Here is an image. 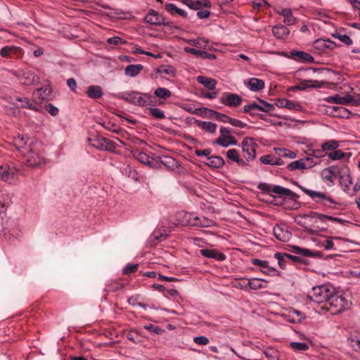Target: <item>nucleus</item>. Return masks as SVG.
<instances>
[{
	"mask_svg": "<svg viewBox=\"0 0 360 360\" xmlns=\"http://www.w3.org/2000/svg\"><path fill=\"white\" fill-rule=\"evenodd\" d=\"M350 304L351 302L345 298L342 293L334 290L325 304L324 308L332 315H335L349 309Z\"/></svg>",
	"mask_w": 360,
	"mask_h": 360,
	"instance_id": "f257e3e1",
	"label": "nucleus"
},
{
	"mask_svg": "<svg viewBox=\"0 0 360 360\" xmlns=\"http://www.w3.org/2000/svg\"><path fill=\"white\" fill-rule=\"evenodd\" d=\"M305 194L317 204H321L327 208H334L332 205H338V203L329 195L321 191H316L306 188L297 183L295 184Z\"/></svg>",
	"mask_w": 360,
	"mask_h": 360,
	"instance_id": "f03ea898",
	"label": "nucleus"
},
{
	"mask_svg": "<svg viewBox=\"0 0 360 360\" xmlns=\"http://www.w3.org/2000/svg\"><path fill=\"white\" fill-rule=\"evenodd\" d=\"M118 97L129 103L146 107L150 104L151 96L148 94L139 91H127L120 93Z\"/></svg>",
	"mask_w": 360,
	"mask_h": 360,
	"instance_id": "7ed1b4c3",
	"label": "nucleus"
},
{
	"mask_svg": "<svg viewBox=\"0 0 360 360\" xmlns=\"http://www.w3.org/2000/svg\"><path fill=\"white\" fill-rule=\"evenodd\" d=\"M333 292H334V288L333 287L323 285L314 287L309 292L308 297L314 302L326 304Z\"/></svg>",
	"mask_w": 360,
	"mask_h": 360,
	"instance_id": "20e7f679",
	"label": "nucleus"
},
{
	"mask_svg": "<svg viewBox=\"0 0 360 360\" xmlns=\"http://www.w3.org/2000/svg\"><path fill=\"white\" fill-rule=\"evenodd\" d=\"M257 144L254 139L245 137L241 141L240 148L243 153V160L246 162V167L250 165V162L256 159V148Z\"/></svg>",
	"mask_w": 360,
	"mask_h": 360,
	"instance_id": "39448f33",
	"label": "nucleus"
},
{
	"mask_svg": "<svg viewBox=\"0 0 360 360\" xmlns=\"http://www.w3.org/2000/svg\"><path fill=\"white\" fill-rule=\"evenodd\" d=\"M37 143L29 144V149L23 151L22 155L26 158L28 166L37 167L44 163V160L37 153Z\"/></svg>",
	"mask_w": 360,
	"mask_h": 360,
	"instance_id": "423d86ee",
	"label": "nucleus"
},
{
	"mask_svg": "<svg viewBox=\"0 0 360 360\" xmlns=\"http://www.w3.org/2000/svg\"><path fill=\"white\" fill-rule=\"evenodd\" d=\"M220 135L214 141V144L219 145L223 148H227L231 146H236L238 141L236 139L231 135V129L226 127H221L219 129Z\"/></svg>",
	"mask_w": 360,
	"mask_h": 360,
	"instance_id": "0eeeda50",
	"label": "nucleus"
},
{
	"mask_svg": "<svg viewBox=\"0 0 360 360\" xmlns=\"http://www.w3.org/2000/svg\"><path fill=\"white\" fill-rule=\"evenodd\" d=\"M15 74L19 82L24 85H37L40 81L39 77L29 69L18 70Z\"/></svg>",
	"mask_w": 360,
	"mask_h": 360,
	"instance_id": "6e6552de",
	"label": "nucleus"
},
{
	"mask_svg": "<svg viewBox=\"0 0 360 360\" xmlns=\"http://www.w3.org/2000/svg\"><path fill=\"white\" fill-rule=\"evenodd\" d=\"M88 141L91 146L100 150L112 151L115 148V143L102 136L89 138Z\"/></svg>",
	"mask_w": 360,
	"mask_h": 360,
	"instance_id": "1a4fd4ad",
	"label": "nucleus"
},
{
	"mask_svg": "<svg viewBox=\"0 0 360 360\" xmlns=\"http://www.w3.org/2000/svg\"><path fill=\"white\" fill-rule=\"evenodd\" d=\"M144 20L146 22L152 25L160 26H171V22L167 21L166 18L156 11L154 9H150L148 13L144 17Z\"/></svg>",
	"mask_w": 360,
	"mask_h": 360,
	"instance_id": "9d476101",
	"label": "nucleus"
},
{
	"mask_svg": "<svg viewBox=\"0 0 360 360\" xmlns=\"http://www.w3.org/2000/svg\"><path fill=\"white\" fill-rule=\"evenodd\" d=\"M0 179L10 184H15L18 181L17 169L8 165H1Z\"/></svg>",
	"mask_w": 360,
	"mask_h": 360,
	"instance_id": "9b49d317",
	"label": "nucleus"
},
{
	"mask_svg": "<svg viewBox=\"0 0 360 360\" xmlns=\"http://www.w3.org/2000/svg\"><path fill=\"white\" fill-rule=\"evenodd\" d=\"M243 101V98L238 94L224 92L219 98V102L226 107L236 108L239 106Z\"/></svg>",
	"mask_w": 360,
	"mask_h": 360,
	"instance_id": "f8f14e48",
	"label": "nucleus"
},
{
	"mask_svg": "<svg viewBox=\"0 0 360 360\" xmlns=\"http://www.w3.org/2000/svg\"><path fill=\"white\" fill-rule=\"evenodd\" d=\"M274 236L282 242H288L292 237L291 232L288 231L284 224H277L273 229Z\"/></svg>",
	"mask_w": 360,
	"mask_h": 360,
	"instance_id": "ddd939ff",
	"label": "nucleus"
},
{
	"mask_svg": "<svg viewBox=\"0 0 360 360\" xmlns=\"http://www.w3.org/2000/svg\"><path fill=\"white\" fill-rule=\"evenodd\" d=\"M252 264L255 266H260V271L266 275L274 276L280 275V271H278L274 267L270 266L269 265V262L266 260H261L259 259H252Z\"/></svg>",
	"mask_w": 360,
	"mask_h": 360,
	"instance_id": "4468645a",
	"label": "nucleus"
},
{
	"mask_svg": "<svg viewBox=\"0 0 360 360\" xmlns=\"http://www.w3.org/2000/svg\"><path fill=\"white\" fill-rule=\"evenodd\" d=\"M340 184L342 188L345 193L349 196L354 195V192H350V186L352 184L351 175L347 167H345V171L339 175Z\"/></svg>",
	"mask_w": 360,
	"mask_h": 360,
	"instance_id": "2eb2a0df",
	"label": "nucleus"
},
{
	"mask_svg": "<svg viewBox=\"0 0 360 360\" xmlns=\"http://www.w3.org/2000/svg\"><path fill=\"white\" fill-rule=\"evenodd\" d=\"M188 223L191 226L199 228L212 227L215 224L213 220L203 216L190 217L188 219Z\"/></svg>",
	"mask_w": 360,
	"mask_h": 360,
	"instance_id": "dca6fc26",
	"label": "nucleus"
},
{
	"mask_svg": "<svg viewBox=\"0 0 360 360\" xmlns=\"http://www.w3.org/2000/svg\"><path fill=\"white\" fill-rule=\"evenodd\" d=\"M325 101L328 103H336L341 105H347L352 101H354V97L351 94H346L345 96H341L340 94H335L333 96H330L326 97Z\"/></svg>",
	"mask_w": 360,
	"mask_h": 360,
	"instance_id": "f3484780",
	"label": "nucleus"
},
{
	"mask_svg": "<svg viewBox=\"0 0 360 360\" xmlns=\"http://www.w3.org/2000/svg\"><path fill=\"white\" fill-rule=\"evenodd\" d=\"M312 166V160L309 158H307L306 159H300L290 162L288 165V169L290 171H294L296 169H304L307 168H310Z\"/></svg>",
	"mask_w": 360,
	"mask_h": 360,
	"instance_id": "a211bd4d",
	"label": "nucleus"
},
{
	"mask_svg": "<svg viewBox=\"0 0 360 360\" xmlns=\"http://www.w3.org/2000/svg\"><path fill=\"white\" fill-rule=\"evenodd\" d=\"M271 192L274 194L277 195L281 198H290L291 199L297 198L298 195L292 192L291 190L284 188L279 185H274L271 189Z\"/></svg>",
	"mask_w": 360,
	"mask_h": 360,
	"instance_id": "6ab92c4d",
	"label": "nucleus"
},
{
	"mask_svg": "<svg viewBox=\"0 0 360 360\" xmlns=\"http://www.w3.org/2000/svg\"><path fill=\"white\" fill-rule=\"evenodd\" d=\"M244 85L251 91L258 92L264 89L265 84L262 79L252 77L244 82Z\"/></svg>",
	"mask_w": 360,
	"mask_h": 360,
	"instance_id": "aec40b11",
	"label": "nucleus"
},
{
	"mask_svg": "<svg viewBox=\"0 0 360 360\" xmlns=\"http://www.w3.org/2000/svg\"><path fill=\"white\" fill-rule=\"evenodd\" d=\"M276 13L284 18L283 22L285 26H290L295 24L297 19L293 16L290 8H281L277 10Z\"/></svg>",
	"mask_w": 360,
	"mask_h": 360,
	"instance_id": "412c9836",
	"label": "nucleus"
},
{
	"mask_svg": "<svg viewBox=\"0 0 360 360\" xmlns=\"http://www.w3.org/2000/svg\"><path fill=\"white\" fill-rule=\"evenodd\" d=\"M200 254L207 258L214 259L217 261H224L226 259V255L215 249H202Z\"/></svg>",
	"mask_w": 360,
	"mask_h": 360,
	"instance_id": "4be33fe9",
	"label": "nucleus"
},
{
	"mask_svg": "<svg viewBox=\"0 0 360 360\" xmlns=\"http://www.w3.org/2000/svg\"><path fill=\"white\" fill-rule=\"evenodd\" d=\"M184 50L186 53L194 55L200 58L208 59L210 60H214L216 58V56L214 54L208 53L205 51H201L190 47H185Z\"/></svg>",
	"mask_w": 360,
	"mask_h": 360,
	"instance_id": "5701e85b",
	"label": "nucleus"
},
{
	"mask_svg": "<svg viewBox=\"0 0 360 360\" xmlns=\"http://www.w3.org/2000/svg\"><path fill=\"white\" fill-rule=\"evenodd\" d=\"M273 35L278 39H285L290 34L289 29L283 25H277L272 27Z\"/></svg>",
	"mask_w": 360,
	"mask_h": 360,
	"instance_id": "b1692460",
	"label": "nucleus"
},
{
	"mask_svg": "<svg viewBox=\"0 0 360 360\" xmlns=\"http://www.w3.org/2000/svg\"><path fill=\"white\" fill-rule=\"evenodd\" d=\"M290 56L292 58L295 60H298L300 61H304L309 63H313L314 61V58L311 54L301 51H291Z\"/></svg>",
	"mask_w": 360,
	"mask_h": 360,
	"instance_id": "393cba45",
	"label": "nucleus"
},
{
	"mask_svg": "<svg viewBox=\"0 0 360 360\" xmlns=\"http://www.w3.org/2000/svg\"><path fill=\"white\" fill-rule=\"evenodd\" d=\"M335 169L336 167H329L323 171L322 179L328 185L332 186L334 184V179L337 176Z\"/></svg>",
	"mask_w": 360,
	"mask_h": 360,
	"instance_id": "a878e982",
	"label": "nucleus"
},
{
	"mask_svg": "<svg viewBox=\"0 0 360 360\" xmlns=\"http://www.w3.org/2000/svg\"><path fill=\"white\" fill-rule=\"evenodd\" d=\"M226 157L233 162L238 164L240 167H246V162L240 158L238 150L235 148L229 149L226 152Z\"/></svg>",
	"mask_w": 360,
	"mask_h": 360,
	"instance_id": "bb28decb",
	"label": "nucleus"
},
{
	"mask_svg": "<svg viewBox=\"0 0 360 360\" xmlns=\"http://www.w3.org/2000/svg\"><path fill=\"white\" fill-rule=\"evenodd\" d=\"M260 162L264 165H282L283 161L281 158H277L273 155H265L259 158Z\"/></svg>",
	"mask_w": 360,
	"mask_h": 360,
	"instance_id": "cd10ccee",
	"label": "nucleus"
},
{
	"mask_svg": "<svg viewBox=\"0 0 360 360\" xmlns=\"http://www.w3.org/2000/svg\"><path fill=\"white\" fill-rule=\"evenodd\" d=\"M196 80L209 90L214 91L216 89L217 81L212 78L205 76H198Z\"/></svg>",
	"mask_w": 360,
	"mask_h": 360,
	"instance_id": "c85d7f7f",
	"label": "nucleus"
},
{
	"mask_svg": "<svg viewBox=\"0 0 360 360\" xmlns=\"http://www.w3.org/2000/svg\"><path fill=\"white\" fill-rule=\"evenodd\" d=\"M13 143L17 150L22 154L23 151H27L29 149V145H27V141L23 135L19 134L15 137L13 140Z\"/></svg>",
	"mask_w": 360,
	"mask_h": 360,
	"instance_id": "c756f323",
	"label": "nucleus"
},
{
	"mask_svg": "<svg viewBox=\"0 0 360 360\" xmlns=\"http://www.w3.org/2000/svg\"><path fill=\"white\" fill-rule=\"evenodd\" d=\"M141 64L129 65L124 68V75L128 77H136L143 70Z\"/></svg>",
	"mask_w": 360,
	"mask_h": 360,
	"instance_id": "7c9ffc66",
	"label": "nucleus"
},
{
	"mask_svg": "<svg viewBox=\"0 0 360 360\" xmlns=\"http://www.w3.org/2000/svg\"><path fill=\"white\" fill-rule=\"evenodd\" d=\"M195 123L197 124L198 127L210 134L215 133L217 130V124L212 122L200 121L195 120Z\"/></svg>",
	"mask_w": 360,
	"mask_h": 360,
	"instance_id": "2f4dec72",
	"label": "nucleus"
},
{
	"mask_svg": "<svg viewBox=\"0 0 360 360\" xmlns=\"http://www.w3.org/2000/svg\"><path fill=\"white\" fill-rule=\"evenodd\" d=\"M323 86V82L316 80H304L301 82L296 89L298 90H305L307 88L319 89Z\"/></svg>",
	"mask_w": 360,
	"mask_h": 360,
	"instance_id": "473e14b6",
	"label": "nucleus"
},
{
	"mask_svg": "<svg viewBox=\"0 0 360 360\" xmlns=\"http://www.w3.org/2000/svg\"><path fill=\"white\" fill-rule=\"evenodd\" d=\"M224 164V159L219 156L213 155L207 158L206 165L212 167L221 168Z\"/></svg>",
	"mask_w": 360,
	"mask_h": 360,
	"instance_id": "72a5a7b5",
	"label": "nucleus"
},
{
	"mask_svg": "<svg viewBox=\"0 0 360 360\" xmlns=\"http://www.w3.org/2000/svg\"><path fill=\"white\" fill-rule=\"evenodd\" d=\"M314 47L319 50L325 49H332L335 46V44L330 39H319L314 41Z\"/></svg>",
	"mask_w": 360,
	"mask_h": 360,
	"instance_id": "f704fd0d",
	"label": "nucleus"
},
{
	"mask_svg": "<svg viewBox=\"0 0 360 360\" xmlns=\"http://www.w3.org/2000/svg\"><path fill=\"white\" fill-rule=\"evenodd\" d=\"M160 162L171 170H174L180 166L176 159L170 156H163L161 158Z\"/></svg>",
	"mask_w": 360,
	"mask_h": 360,
	"instance_id": "c9c22d12",
	"label": "nucleus"
},
{
	"mask_svg": "<svg viewBox=\"0 0 360 360\" xmlns=\"http://www.w3.org/2000/svg\"><path fill=\"white\" fill-rule=\"evenodd\" d=\"M165 10L172 15L178 14L179 15L186 18L187 16V12L181 8L176 7L174 4H166L165 6Z\"/></svg>",
	"mask_w": 360,
	"mask_h": 360,
	"instance_id": "e433bc0d",
	"label": "nucleus"
},
{
	"mask_svg": "<svg viewBox=\"0 0 360 360\" xmlns=\"http://www.w3.org/2000/svg\"><path fill=\"white\" fill-rule=\"evenodd\" d=\"M86 94L89 98L96 99L101 98L103 96V92L100 86L91 85L89 86L86 91Z\"/></svg>",
	"mask_w": 360,
	"mask_h": 360,
	"instance_id": "4c0bfd02",
	"label": "nucleus"
},
{
	"mask_svg": "<svg viewBox=\"0 0 360 360\" xmlns=\"http://www.w3.org/2000/svg\"><path fill=\"white\" fill-rule=\"evenodd\" d=\"M266 281L265 280L258 278H249V288L252 290H259L262 288H266V285L264 284Z\"/></svg>",
	"mask_w": 360,
	"mask_h": 360,
	"instance_id": "58836bf2",
	"label": "nucleus"
},
{
	"mask_svg": "<svg viewBox=\"0 0 360 360\" xmlns=\"http://www.w3.org/2000/svg\"><path fill=\"white\" fill-rule=\"evenodd\" d=\"M15 100L20 103L19 105L20 108H27L34 111H38L37 107L26 97H16Z\"/></svg>",
	"mask_w": 360,
	"mask_h": 360,
	"instance_id": "ea45409f",
	"label": "nucleus"
},
{
	"mask_svg": "<svg viewBox=\"0 0 360 360\" xmlns=\"http://www.w3.org/2000/svg\"><path fill=\"white\" fill-rule=\"evenodd\" d=\"M323 151H333L340 147L339 141L333 139L323 143L321 146Z\"/></svg>",
	"mask_w": 360,
	"mask_h": 360,
	"instance_id": "a19ab883",
	"label": "nucleus"
},
{
	"mask_svg": "<svg viewBox=\"0 0 360 360\" xmlns=\"http://www.w3.org/2000/svg\"><path fill=\"white\" fill-rule=\"evenodd\" d=\"M276 105L279 107L286 108L290 110L297 109V108L300 107L298 103L285 98L278 99L276 102Z\"/></svg>",
	"mask_w": 360,
	"mask_h": 360,
	"instance_id": "79ce46f5",
	"label": "nucleus"
},
{
	"mask_svg": "<svg viewBox=\"0 0 360 360\" xmlns=\"http://www.w3.org/2000/svg\"><path fill=\"white\" fill-rule=\"evenodd\" d=\"M274 150L275 153L283 158L294 159L296 158V153L286 148H274Z\"/></svg>",
	"mask_w": 360,
	"mask_h": 360,
	"instance_id": "37998d69",
	"label": "nucleus"
},
{
	"mask_svg": "<svg viewBox=\"0 0 360 360\" xmlns=\"http://www.w3.org/2000/svg\"><path fill=\"white\" fill-rule=\"evenodd\" d=\"M37 91L39 94L41 100L45 101L50 98L52 89L49 86H46L37 89Z\"/></svg>",
	"mask_w": 360,
	"mask_h": 360,
	"instance_id": "c03bdc74",
	"label": "nucleus"
},
{
	"mask_svg": "<svg viewBox=\"0 0 360 360\" xmlns=\"http://www.w3.org/2000/svg\"><path fill=\"white\" fill-rule=\"evenodd\" d=\"M19 49L18 47L15 46H6L1 48L0 51V56L6 58L9 56L12 53H15Z\"/></svg>",
	"mask_w": 360,
	"mask_h": 360,
	"instance_id": "a18cd8bd",
	"label": "nucleus"
},
{
	"mask_svg": "<svg viewBox=\"0 0 360 360\" xmlns=\"http://www.w3.org/2000/svg\"><path fill=\"white\" fill-rule=\"evenodd\" d=\"M258 101L260 105V111L264 112H270L274 111L275 108L271 103H269L262 99L258 98Z\"/></svg>",
	"mask_w": 360,
	"mask_h": 360,
	"instance_id": "49530a36",
	"label": "nucleus"
},
{
	"mask_svg": "<svg viewBox=\"0 0 360 360\" xmlns=\"http://www.w3.org/2000/svg\"><path fill=\"white\" fill-rule=\"evenodd\" d=\"M203 110L204 112H206V111H210V112H213L214 115H215V117L217 120L220 121V122H222L224 123H229V121L230 120V117L229 116L225 115V114H223V113H221V112H217V111H214L212 110H210L209 108H203Z\"/></svg>",
	"mask_w": 360,
	"mask_h": 360,
	"instance_id": "de8ad7c7",
	"label": "nucleus"
},
{
	"mask_svg": "<svg viewBox=\"0 0 360 360\" xmlns=\"http://www.w3.org/2000/svg\"><path fill=\"white\" fill-rule=\"evenodd\" d=\"M315 214L322 221H323L325 219H328V220L338 222V223H340L342 224H344L345 222H347L345 219H342L338 218V217H332L330 215H326V214H319V213H315Z\"/></svg>",
	"mask_w": 360,
	"mask_h": 360,
	"instance_id": "09e8293b",
	"label": "nucleus"
},
{
	"mask_svg": "<svg viewBox=\"0 0 360 360\" xmlns=\"http://www.w3.org/2000/svg\"><path fill=\"white\" fill-rule=\"evenodd\" d=\"M154 94L160 98H167L171 96L172 93L169 89L163 87H159L155 90Z\"/></svg>",
	"mask_w": 360,
	"mask_h": 360,
	"instance_id": "8fccbe9b",
	"label": "nucleus"
},
{
	"mask_svg": "<svg viewBox=\"0 0 360 360\" xmlns=\"http://www.w3.org/2000/svg\"><path fill=\"white\" fill-rule=\"evenodd\" d=\"M290 345L295 351H306L309 349V345L302 342H292Z\"/></svg>",
	"mask_w": 360,
	"mask_h": 360,
	"instance_id": "3c124183",
	"label": "nucleus"
},
{
	"mask_svg": "<svg viewBox=\"0 0 360 360\" xmlns=\"http://www.w3.org/2000/svg\"><path fill=\"white\" fill-rule=\"evenodd\" d=\"M328 158L332 160H339L345 158V154L340 150H335L327 154Z\"/></svg>",
	"mask_w": 360,
	"mask_h": 360,
	"instance_id": "603ef678",
	"label": "nucleus"
},
{
	"mask_svg": "<svg viewBox=\"0 0 360 360\" xmlns=\"http://www.w3.org/2000/svg\"><path fill=\"white\" fill-rule=\"evenodd\" d=\"M333 109L334 111H338V115L342 118L348 119L352 115V112L348 109L343 107L334 106Z\"/></svg>",
	"mask_w": 360,
	"mask_h": 360,
	"instance_id": "864d4df0",
	"label": "nucleus"
},
{
	"mask_svg": "<svg viewBox=\"0 0 360 360\" xmlns=\"http://www.w3.org/2000/svg\"><path fill=\"white\" fill-rule=\"evenodd\" d=\"M292 252L295 254L300 255L305 257L311 256L312 253L311 251L306 248H302L298 246H292Z\"/></svg>",
	"mask_w": 360,
	"mask_h": 360,
	"instance_id": "5fc2aeb1",
	"label": "nucleus"
},
{
	"mask_svg": "<svg viewBox=\"0 0 360 360\" xmlns=\"http://www.w3.org/2000/svg\"><path fill=\"white\" fill-rule=\"evenodd\" d=\"M143 328L149 332L156 335H160L165 331L164 329L154 324L145 325Z\"/></svg>",
	"mask_w": 360,
	"mask_h": 360,
	"instance_id": "6e6d98bb",
	"label": "nucleus"
},
{
	"mask_svg": "<svg viewBox=\"0 0 360 360\" xmlns=\"http://www.w3.org/2000/svg\"><path fill=\"white\" fill-rule=\"evenodd\" d=\"M150 114L155 119H164L165 115L163 110L158 108H150Z\"/></svg>",
	"mask_w": 360,
	"mask_h": 360,
	"instance_id": "4d7b16f0",
	"label": "nucleus"
},
{
	"mask_svg": "<svg viewBox=\"0 0 360 360\" xmlns=\"http://www.w3.org/2000/svg\"><path fill=\"white\" fill-rule=\"evenodd\" d=\"M339 239H340V237H332V236L327 237L326 240L323 243L322 246L326 250H334L335 245H334L333 240H339Z\"/></svg>",
	"mask_w": 360,
	"mask_h": 360,
	"instance_id": "13d9d810",
	"label": "nucleus"
},
{
	"mask_svg": "<svg viewBox=\"0 0 360 360\" xmlns=\"http://www.w3.org/2000/svg\"><path fill=\"white\" fill-rule=\"evenodd\" d=\"M158 72L160 74H165L171 77H174L176 75V70L172 66H162L158 69Z\"/></svg>",
	"mask_w": 360,
	"mask_h": 360,
	"instance_id": "bf43d9fd",
	"label": "nucleus"
},
{
	"mask_svg": "<svg viewBox=\"0 0 360 360\" xmlns=\"http://www.w3.org/2000/svg\"><path fill=\"white\" fill-rule=\"evenodd\" d=\"M188 43L194 46L198 47V48H205L207 46V41L205 39L198 38L195 39H191L189 40Z\"/></svg>",
	"mask_w": 360,
	"mask_h": 360,
	"instance_id": "052dcab7",
	"label": "nucleus"
},
{
	"mask_svg": "<svg viewBox=\"0 0 360 360\" xmlns=\"http://www.w3.org/2000/svg\"><path fill=\"white\" fill-rule=\"evenodd\" d=\"M274 257L276 259L279 266L284 269L286 266V261L285 259L286 257L285 256V254L281 252H276L274 255Z\"/></svg>",
	"mask_w": 360,
	"mask_h": 360,
	"instance_id": "680f3d73",
	"label": "nucleus"
},
{
	"mask_svg": "<svg viewBox=\"0 0 360 360\" xmlns=\"http://www.w3.org/2000/svg\"><path fill=\"white\" fill-rule=\"evenodd\" d=\"M333 36L335 38L338 39L340 41L345 44L346 45H351L352 44V39L347 34H342L340 33H335L333 34Z\"/></svg>",
	"mask_w": 360,
	"mask_h": 360,
	"instance_id": "e2e57ef3",
	"label": "nucleus"
},
{
	"mask_svg": "<svg viewBox=\"0 0 360 360\" xmlns=\"http://www.w3.org/2000/svg\"><path fill=\"white\" fill-rule=\"evenodd\" d=\"M107 42L109 44L115 45V46L125 44L127 43V41L124 39H122L120 37H109L107 39Z\"/></svg>",
	"mask_w": 360,
	"mask_h": 360,
	"instance_id": "0e129e2a",
	"label": "nucleus"
},
{
	"mask_svg": "<svg viewBox=\"0 0 360 360\" xmlns=\"http://www.w3.org/2000/svg\"><path fill=\"white\" fill-rule=\"evenodd\" d=\"M229 123L235 127H238L240 129H243V128H245V127H247L246 123L243 122L241 120H240L238 119L233 118V117H230Z\"/></svg>",
	"mask_w": 360,
	"mask_h": 360,
	"instance_id": "69168bd1",
	"label": "nucleus"
},
{
	"mask_svg": "<svg viewBox=\"0 0 360 360\" xmlns=\"http://www.w3.org/2000/svg\"><path fill=\"white\" fill-rule=\"evenodd\" d=\"M252 110H256L260 111L259 103L256 102H252L248 105L243 106V112L251 111Z\"/></svg>",
	"mask_w": 360,
	"mask_h": 360,
	"instance_id": "338daca9",
	"label": "nucleus"
},
{
	"mask_svg": "<svg viewBox=\"0 0 360 360\" xmlns=\"http://www.w3.org/2000/svg\"><path fill=\"white\" fill-rule=\"evenodd\" d=\"M138 160L143 164L150 165L152 160L151 158L144 153H139Z\"/></svg>",
	"mask_w": 360,
	"mask_h": 360,
	"instance_id": "774afa93",
	"label": "nucleus"
}]
</instances>
